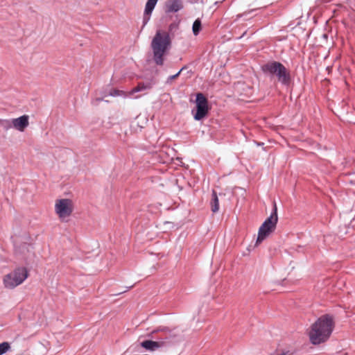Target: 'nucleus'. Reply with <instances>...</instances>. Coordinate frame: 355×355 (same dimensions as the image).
I'll return each instance as SVG.
<instances>
[{
  "mask_svg": "<svg viewBox=\"0 0 355 355\" xmlns=\"http://www.w3.org/2000/svg\"><path fill=\"white\" fill-rule=\"evenodd\" d=\"M196 109L191 110V114L196 121H201L209 113L210 107L207 97L201 92L196 94Z\"/></svg>",
  "mask_w": 355,
  "mask_h": 355,
  "instance_id": "nucleus-6",
  "label": "nucleus"
},
{
  "mask_svg": "<svg viewBox=\"0 0 355 355\" xmlns=\"http://www.w3.org/2000/svg\"><path fill=\"white\" fill-rule=\"evenodd\" d=\"M275 230L270 226H266L263 223L261 225L259 229L258 236L256 241V245L260 244L264 239H266L269 234Z\"/></svg>",
  "mask_w": 355,
  "mask_h": 355,
  "instance_id": "nucleus-9",
  "label": "nucleus"
},
{
  "mask_svg": "<svg viewBox=\"0 0 355 355\" xmlns=\"http://www.w3.org/2000/svg\"><path fill=\"white\" fill-rule=\"evenodd\" d=\"M256 144H257V146H262V145H263V143H261V142H256Z\"/></svg>",
  "mask_w": 355,
  "mask_h": 355,
  "instance_id": "nucleus-22",
  "label": "nucleus"
},
{
  "mask_svg": "<svg viewBox=\"0 0 355 355\" xmlns=\"http://www.w3.org/2000/svg\"><path fill=\"white\" fill-rule=\"evenodd\" d=\"M13 128L19 131H23L28 125V116L23 115L12 119Z\"/></svg>",
  "mask_w": 355,
  "mask_h": 355,
  "instance_id": "nucleus-12",
  "label": "nucleus"
},
{
  "mask_svg": "<svg viewBox=\"0 0 355 355\" xmlns=\"http://www.w3.org/2000/svg\"><path fill=\"white\" fill-rule=\"evenodd\" d=\"M202 28V24L200 19H197L194 21L192 26V31L195 36L198 35Z\"/></svg>",
  "mask_w": 355,
  "mask_h": 355,
  "instance_id": "nucleus-16",
  "label": "nucleus"
},
{
  "mask_svg": "<svg viewBox=\"0 0 355 355\" xmlns=\"http://www.w3.org/2000/svg\"><path fill=\"white\" fill-rule=\"evenodd\" d=\"M132 287H133V286H130L129 287H127V289L125 291H124V292H126L127 291H128L129 289H130ZM122 293H123V291Z\"/></svg>",
  "mask_w": 355,
  "mask_h": 355,
  "instance_id": "nucleus-21",
  "label": "nucleus"
},
{
  "mask_svg": "<svg viewBox=\"0 0 355 355\" xmlns=\"http://www.w3.org/2000/svg\"><path fill=\"white\" fill-rule=\"evenodd\" d=\"M155 85V82L153 80H148L146 83H139L135 87L132 89L130 92V95H132L135 93L146 91L150 89Z\"/></svg>",
  "mask_w": 355,
  "mask_h": 355,
  "instance_id": "nucleus-14",
  "label": "nucleus"
},
{
  "mask_svg": "<svg viewBox=\"0 0 355 355\" xmlns=\"http://www.w3.org/2000/svg\"><path fill=\"white\" fill-rule=\"evenodd\" d=\"M211 209L214 213H216L219 209V201L216 191L213 190L211 193V200L210 202Z\"/></svg>",
  "mask_w": 355,
  "mask_h": 355,
  "instance_id": "nucleus-15",
  "label": "nucleus"
},
{
  "mask_svg": "<svg viewBox=\"0 0 355 355\" xmlns=\"http://www.w3.org/2000/svg\"><path fill=\"white\" fill-rule=\"evenodd\" d=\"M334 328L332 316L326 314L320 317L312 325L309 336L313 345H320L330 337Z\"/></svg>",
  "mask_w": 355,
  "mask_h": 355,
  "instance_id": "nucleus-1",
  "label": "nucleus"
},
{
  "mask_svg": "<svg viewBox=\"0 0 355 355\" xmlns=\"http://www.w3.org/2000/svg\"><path fill=\"white\" fill-rule=\"evenodd\" d=\"M153 338L157 340L159 343H163L162 347H167L177 342L178 335L174 330L170 329L168 327H159L152 331Z\"/></svg>",
  "mask_w": 355,
  "mask_h": 355,
  "instance_id": "nucleus-5",
  "label": "nucleus"
},
{
  "mask_svg": "<svg viewBox=\"0 0 355 355\" xmlns=\"http://www.w3.org/2000/svg\"><path fill=\"white\" fill-rule=\"evenodd\" d=\"M261 69L265 75L270 77L276 76L282 85L288 86L291 82V76L289 71L279 62H268L261 65Z\"/></svg>",
  "mask_w": 355,
  "mask_h": 355,
  "instance_id": "nucleus-3",
  "label": "nucleus"
},
{
  "mask_svg": "<svg viewBox=\"0 0 355 355\" xmlns=\"http://www.w3.org/2000/svg\"><path fill=\"white\" fill-rule=\"evenodd\" d=\"M158 0H148L144 10L143 17V26H145L150 20V15L153 12Z\"/></svg>",
  "mask_w": 355,
  "mask_h": 355,
  "instance_id": "nucleus-8",
  "label": "nucleus"
},
{
  "mask_svg": "<svg viewBox=\"0 0 355 355\" xmlns=\"http://www.w3.org/2000/svg\"><path fill=\"white\" fill-rule=\"evenodd\" d=\"M141 346L151 352L155 351L156 349L161 348L163 346V343H159L157 340H145L141 343Z\"/></svg>",
  "mask_w": 355,
  "mask_h": 355,
  "instance_id": "nucleus-13",
  "label": "nucleus"
},
{
  "mask_svg": "<svg viewBox=\"0 0 355 355\" xmlns=\"http://www.w3.org/2000/svg\"><path fill=\"white\" fill-rule=\"evenodd\" d=\"M10 348V345L8 342H3L0 343V355L6 353Z\"/></svg>",
  "mask_w": 355,
  "mask_h": 355,
  "instance_id": "nucleus-18",
  "label": "nucleus"
},
{
  "mask_svg": "<svg viewBox=\"0 0 355 355\" xmlns=\"http://www.w3.org/2000/svg\"><path fill=\"white\" fill-rule=\"evenodd\" d=\"M166 12H177L184 8V5L182 0H169L166 4Z\"/></svg>",
  "mask_w": 355,
  "mask_h": 355,
  "instance_id": "nucleus-10",
  "label": "nucleus"
},
{
  "mask_svg": "<svg viewBox=\"0 0 355 355\" xmlns=\"http://www.w3.org/2000/svg\"><path fill=\"white\" fill-rule=\"evenodd\" d=\"M55 209L60 218H65L72 213L71 200L67 198L60 199L56 201Z\"/></svg>",
  "mask_w": 355,
  "mask_h": 355,
  "instance_id": "nucleus-7",
  "label": "nucleus"
},
{
  "mask_svg": "<svg viewBox=\"0 0 355 355\" xmlns=\"http://www.w3.org/2000/svg\"><path fill=\"white\" fill-rule=\"evenodd\" d=\"M123 94V91L119 90V89H113L110 91V96H121Z\"/></svg>",
  "mask_w": 355,
  "mask_h": 355,
  "instance_id": "nucleus-20",
  "label": "nucleus"
},
{
  "mask_svg": "<svg viewBox=\"0 0 355 355\" xmlns=\"http://www.w3.org/2000/svg\"><path fill=\"white\" fill-rule=\"evenodd\" d=\"M185 68H186V67H182V68L179 70V71H178V73H175V74H174V75H172V76H168V78H167V80H166V84H168V85L171 84L173 80H175V78H177L180 76V74L181 73V72H182V71Z\"/></svg>",
  "mask_w": 355,
  "mask_h": 355,
  "instance_id": "nucleus-19",
  "label": "nucleus"
},
{
  "mask_svg": "<svg viewBox=\"0 0 355 355\" xmlns=\"http://www.w3.org/2000/svg\"><path fill=\"white\" fill-rule=\"evenodd\" d=\"M28 270L26 268H17L12 272L4 276L3 279V285L6 288L13 289L21 284L28 277Z\"/></svg>",
  "mask_w": 355,
  "mask_h": 355,
  "instance_id": "nucleus-4",
  "label": "nucleus"
},
{
  "mask_svg": "<svg viewBox=\"0 0 355 355\" xmlns=\"http://www.w3.org/2000/svg\"><path fill=\"white\" fill-rule=\"evenodd\" d=\"M277 221H278L277 208L276 203L274 202L273 209L270 214V216L268 218H267L263 223L266 226L268 225V226L272 227L273 229H275Z\"/></svg>",
  "mask_w": 355,
  "mask_h": 355,
  "instance_id": "nucleus-11",
  "label": "nucleus"
},
{
  "mask_svg": "<svg viewBox=\"0 0 355 355\" xmlns=\"http://www.w3.org/2000/svg\"><path fill=\"white\" fill-rule=\"evenodd\" d=\"M0 125L6 130L13 128L12 119V120H8V119L1 120L0 121Z\"/></svg>",
  "mask_w": 355,
  "mask_h": 355,
  "instance_id": "nucleus-17",
  "label": "nucleus"
},
{
  "mask_svg": "<svg viewBox=\"0 0 355 355\" xmlns=\"http://www.w3.org/2000/svg\"><path fill=\"white\" fill-rule=\"evenodd\" d=\"M171 40L169 34L166 32L157 31L154 36L151 47L153 53V60L157 65L164 64V55L170 49Z\"/></svg>",
  "mask_w": 355,
  "mask_h": 355,
  "instance_id": "nucleus-2",
  "label": "nucleus"
}]
</instances>
